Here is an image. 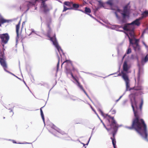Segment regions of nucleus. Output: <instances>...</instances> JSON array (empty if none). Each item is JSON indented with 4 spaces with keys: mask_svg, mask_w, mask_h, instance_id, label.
Wrapping results in <instances>:
<instances>
[{
    "mask_svg": "<svg viewBox=\"0 0 148 148\" xmlns=\"http://www.w3.org/2000/svg\"><path fill=\"white\" fill-rule=\"evenodd\" d=\"M28 2V3L27 4V5L28 7V9H29L30 6L34 5V3L33 2Z\"/></svg>",
    "mask_w": 148,
    "mask_h": 148,
    "instance_id": "25",
    "label": "nucleus"
},
{
    "mask_svg": "<svg viewBox=\"0 0 148 148\" xmlns=\"http://www.w3.org/2000/svg\"><path fill=\"white\" fill-rule=\"evenodd\" d=\"M73 2H72L65 1L64 3V4L69 7V8H72L73 9V8L72 7Z\"/></svg>",
    "mask_w": 148,
    "mask_h": 148,
    "instance_id": "17",
    "label": "nucleus"
},
{
    "mask_svg": "<svg viewBox=\"0 0 148 148\" xmlns=\"http://www.w3.org/2000/svg\"><path fill=\"white\" fill-rule=\"evenodd\" d=\"M124 30L129 31L134 29V28L132 27L130 24H126L123 27Z\"/></svg>",
    "mask_w": 148,
    "mask_h": 148,
    "instance_id": "10",
    "label": "nucleus"
},
{
    "mask_svg": "<svg viewBox=\"0 0 148 148\" xmlns=\"http://www.w3.org/2000/svg\"><path fill=\"white\" fill-rule=\"evenodd\" d=\"M110 112L112 113V114H115L116 112V110H113V109H112L110 110Z\"/></svg>",
    "mask_w": 148,
    "mask_h": 148,
    "instance_id": "32",
    "label": "nucleus"
},
{
    "mask_svg": "<svg viewBox=\"0 0 148 148\" xmlns=\"http://www.w3.org/2000/svg\"><path fill=\"white\" fill-rule=\"evenodd\" d=\"M143 44H144V45L146 47H147V46L145 44V43L144 42H143Z\"/></svg>",
    "mask_w": 148,
    "mask_h": 148,
    "instance_id": "41",
    "label": "nucleus"
},
{
    "mask_svg": "<svg viewBox=\"0 0 148 148\" xmlns=\"http://www.w3.org/2000/svg\"><path fill=\"white\" fill-rule=\"evenodd\" d=\"M9 21L8 20L5 19L3 18H1L0 19V23L1 24L6 23H8Z\"/></svg>",
    "mask_w": 148,
    "mask_h": 148,
    "instance_id": "21",
    "label": "nucleus"
},
{
    "mask_svg": "<svg viewBox=\"0 0 148 148\" xmlns=\"http://www.w3.org/2000/svg\"><path fill=\"white\" fill-rule=\"evenodd\" d=\"M66 63L67 64H69L71 63V62L70 60H67L64 61L63 64Z\"/></svg>",
    "mask_w": 148,
    "mask_h": 148,
    "instance_id": "30",
    "label": "nucleus"
},
{
    "mask_svg": "<svg viewBox=\"0 0 148 148\" xmlns=\"http://www.w3.org/2000/svg\"><path fill=\"white\" fill-rule=\"evenodd\" d=\"M98 111L99 112V113L101 114V115L102 116H103L105 117V118H106L108 121V122L109 123H110V125H107V126L108 127H110L108 128H107L106 126L105 125V124H104V123L102 122V121H101V122H102L103 125L104 126V127H105V128L106 129V130L108 131H109V130H111L112 129H113V128L112 127H111V126H110V125L111 124V121H112V119H110V122L108 120V118H108L109 117H108V116H107V115H108V116H110L111 118V117H113L114 118V117H112L110 115H108V114H104L103 112V111L101 110L100 109H98Z\"/></svg>",
    "mask_w": 148,
    "mask_h": 148,
    "instance_id": "4",
    "label": "nucleus"
},
{
    "mask_svg": "<svg viewBox=\"0 0 148 148\" xmlns=\"http://www.w3.org/2000/svg\"><path fill=\"white\" fill-rule=\"evenodd\" d=\"M134 90H140V88H134Z\"/></svg>",
    "mask_w": 148,
    "mask_h": 148,
    "instance_id": "37",
    "label": "nucleus"
},
{
    "mask_svg": "<svg viewBox=\"0 0 148 148\" xmlns=\"http://www.w3.org/2000/svg\"><path fill=\"white\" fill-rule=\"evenodd\" d=\"M41 5L44 9V11L45 12H46L49 10L46 4Z\"/></svg>",
    "mask_w": 148,
    "mask_h": 148,
    "instance_id": "18",
    "label": "nucleus"
},
{
    "mask_svg": "<svg viewBox=\"0 0 148 148\" xmlns=\"http://www.w3.org/2000/svg\"><path fill=\"white\" fill-rule=\"evenodd\" d=\"M122 77L124 80L126 84V88L128 89L130 86V80L127 75L124 73H122Z\"/></svg>",
    "mask_w": 148,
    "mask_h": 148,
    "instance_id": "6",
    "label": "nucleus"
},
{
    "mask_svg": "<svg viewBox=\"0 0 148 148\" xmlns=\"http://www.w3.org/2000/svg\"><path fill=\"white\" fill-rule=\"evenodd\" d=\"M62 133V134H65V133Z\"/></svg>",
    "mask_w": 148,
    "mask_h": 148,
    "instance_id": "46",
    "label": "nucleus"
},
{
    "mask_svg": "<svg viewBox=\"0 0 148 148\" xmlns=\"http://www.w3.org/2000/svg\"><path fill=\"white\" fill-rule=\"evenodd\" d=\"M91 108L92 109V110L95 112V113H96V111L95 110H94L92 108V107L91 106Z\"/></svg>",
    "mask_w": 148,
    "mask_h": 148,
    "instance_id": "39",
    "label": "nucleus"
},
{
    "mask_svg": "<svg viewBox=\"0 0 148 148\" xmlns=\"http://www.w3.org/2000/svg\"><path fill=\"white\" fill-rule=\"evenodd\" d=\"M88 143L86 145H88Z\"/></svg>",
    "mask_w": 148,
    "mask_h": 148,
    "instance_id": "50",
    "label": "nucleus"
},
{
    "mask_svg": "<svg viewBox=\"0 0 148 148\" xmlns=\"http://www.w3.org/2000/svg\"><path fill=\"white\" fill-rule=\"evenodd\" d=\"M148 16V10L144 11L141 14V16L140 17V19H142L143 18L146 17Z\"/></svg>",
    "mask_w": 148,
    "mask_h": 148,
    "instance_id": "16",
    "label": "nucleus"
},
{
    "mask_svg": "<svg viewBox=\"0 0 148 148\" xmlns=\"http://www.w3.org/2000/svg\"><path fill=\"white\" fill-rule=\"evenodd\" d=\"M79 4L73 3L72 7L73 8V9L76 10H77V9L79 8Z\"/></svg>",
    "mask_w": 148,
    "mask_h": 148,
    "instance_id": "22",
    "label": "nucleus"
},
{
    "mask_svg": "<svg viewBox=\"0 0 148 148\" xmlns=\"http://www.w3.org/2000/svg\"><path fill=\"white\" fill-rule=\"evenodd\" d=\"M115 14L116 15V18L118 19H119L120 18V17L119 16H118V15L117 13L116 12H115Z\"/></svg>",
    "mask_w": 148,
    "mask_h": 148,
    "instance_id": "33",
    "label": "nucleus"
},
{
    "mask_svg": "<svg viewBox=\"0 0 148 148\" xmlns=\"http://www.w3.org/2000/svg\"><path fill=\"white\" fill-rule=\"evenodd\" d=\"M126 54H125L124 56L123 57V59L125 58V56H126Z\"/></svg>",
    "mask_w": 148,
    "mask_h": 148,
    "instance_id": "44",
    "label": "nucleus"
},
{
    "mask_svg": "<svg viewBox=\"0 0 148 148\" xmlns=\"http://www.w3.org/2000/svg\"><path fill=\"white\" fill-rule=\"evenodd\" d=\"M3 55H2V57H3Z\"/></svg>",
    "mask_w": 148,
    "mask_h": 148,
    "instance_id": "49",
    "label": "nucleus"
},
{
    "mask_svg": "<svg viewBox=\"0 0 148 148\" xmlns=\"http://www.w3.org/2000/svg\"><path fill=\"white\" fill-rule=\"evenodd\" d=\"M48 27V28L49 29V30H51V28L50 26V25L49 24H48L47 25Z\"/></svg>",
    "mask_w": 148,
    "mask_h": 148,
    "instance_id": "36",
    "label": "nucleus"
},
{
    "mask_svg": "<svg viewBox=\"0 0 148 148\" xmlns=\"http://www.w3.org/2000/svg\"><path fill=\"white\" fill-rule=\"evenodd\" d=\"M144 33H145V31H144V32H143V33H142V35H141V36H143L144 34Z\"/></svg>",
    "mask_w": 148,
    "mask_h": 148,
    "instance_id": "38",
    "label": "nucleus"
},
{
    "mask_svg": "<svg viewBox=\"0 0 148 148\" xmlns=\"http://www.w3.org/2000/svg\"><path fill=\"white\" fill-rule=\"evenodd\" d=\"M47 36L50 39V40L52 42L53 44L57 48L58 51L59 52L60 51H62L56 39V34H55L54 36L52 37L50 36L49 34L47 35Z\"/></svg>",
    "mask_w": 148,
    "mask_h": 148,
    "instance_id": "5",
    "label": "nucleus"
},
{
    "mask_svg": "<svg viewBox=\"0 0 148 148\" xmlns=\"http://www.w3.org/2000/svg\"><path fill=\"white\" fill-rule=\"evenodd\" d=\"M37 1H38V0H35V2H36Z\"/></svg>",
    "mask_w": 148,
    "mask_h": 148,
    "instance_id": "48",
    "label": "nucleus"
},
{
    "mask_svg": "<svg viewBox=\"0 0 148 148\" xmlns=\"http://www.w3.org/2000/svg\"><path fill=\"white\" fill-rule=\"evenodd\" d=\"M134 29H133L132 30H131L129 31H130V32L129 33V34H127V35H127H129H129L130 36V37L132 38H133L134 37V33L133 32Z\"/></svg>",
    "mask_w": 148,
    "mask_h": 148,
    "instance_id": "20",
    "label": "nucleus"
},
{
    "mask_svg": "<svg viewBox=\"0 0 148 148\" xmlns=\"http://www.w3.org/2000/svg\"><path fill=\"white\" fill-rule=\"evenodd\" d=\"M91 108L92 109V110L95 112V113H96V111L95 110H94L92 108V107L91 106Z\"/></svg>",
    "mask_w": 148,
    "mask_h": 148,
    "instance_id": "40",
    "label": "nucleus"
},
{
    "mask_svg": "<svg viewBox=\"0 0 148 148\" xmlns=\"http://www.w3.org/2000/svg\"><path fill=\"white\" fill-rule=\"evenodd\" d=\"M134 50L135 51H139L140 49V47L139 45H138V46L136 45V46H134Z\"/></svg>",
    "mask_w": 148,
    "mask_h": 148,
    "instance_id": "26",
    "label": "nucleus"
},
{
    "mask_svg": "<svg viewBox=\"0 0 148 148\" xmlns=\"http://www.w3.org/2000/svg\"><path fill=\"white\" fill-rule=\"evenodd\" d=\"M118 2V0H108L106 3L112 8L114 5L117 4Z\"/></svg>",
    "mask_w": 148,
    "mask_h": 148,
    "instance_id": "9",
    "label": "nucleus"
},
{
    "mask_svg": "<svg viewBox=\"0 0 148 148\" xmlns=\"http://www.w3.org/2000/svg\"><path fill=\"white\" fill-rule=\"evenodd\" d=\"M123 70L125 71H127L128 69L127 63L126 62H125L124 63L123 66Z\"/></svg>",
    "mask_w": 148,
    "mask_h": 148,
    "instance_id": "19",
    "label": "nucleus"
},
{
    "mask_svg": "<svg viewBox=\"0 0 148 148\" xmlns=\"http://www.w3.org/2000/svg\"><path fill=\"white\" fill-rule=\"evenodd\" d=\"M72 10V8H67L64 5V9H63V10L62 12H64L65 11H66L67 10Z\"/></svg>",
    "mask_w": 148,
    "mask_h": 148,
    "instance_id": "28",
    "label": "nucleus"
},
{
    "mask_svg": "<svg viewBox=\"0 0 148 148\" xmlns=\"http://www.w3.org/2000/svg\"><path fill=\"white\" fill-rule=\"evenodd\" d=\"M5 71H6V70H5Z\"/></svg>",
    "mask_w": 148,
    "mask_h": 148,
    "instance_id": "51",
    "label": "nucleus"
},
{
    "mask_svg": "<svg viewBox=\"0 0 148 148\" xmlns=\"http://www.w3.org/2000/svg\"><path fill=\"white\" fill-rule=\"evenodd\" d=\"M108 117V119L109 121L110 122V119H112V121H111V124L110 126L111 127L113 128V130L112 131L111 134L112 135V137H111L110 138L112 140V143L113 145V147L114 148H116V141L115 138V135L117 131L118 128V125L117 123L115 120L114 119L113 117H111L107 115Z\"/></svg>",
    "mask_w": 148,
    "mask_h": 148,
    "instance_id": "2",
    "label": "nucleus"
},
{
    "mask_svg": "<svg viewBox=\"0 0 148 148\" xmlns=\"http://www.w3.org/2000/svg\"><path fill=\"white\" fill-rule=\"evenodd\" d=\"M98 2L99 5L101 6H103V3L101 1H99Z\"/></svg>",
    "mask_w": 148,
    "mask_h": 148,
    "instance_id": "31",
    "label": "nucleus"
},
{
    "mask_svg": "<svg viewBox=\"0 0 148 148\" xmlns=\"http://www.w3.org/2000/svg\"><path fill=\"white\" fill-rule=\"evenodd\" d=\"M81 11L89 15L90 16H92L90 14L91 12V10L90 9L88 8H87V7H85V10L84 11Z\"/></svg>",
    "mask_w": 148,
    "mask_h": 148,
    "instance_id": "15",
    "label": "nucleus"
},
{
    "mask_svg": "<svg viewBox=\"0 0 148 148\" xmlns=\"http://www.w3.org/2000/svg\"><path fill=\"white\" fill-rule=\"evenodd\" d=\"M71 75L73 79L75 80L77 83L78 86L85 93L86 95L89 98V96L85 90L84 89L83 86L81 85L80 83L78 82V80L75 78V77L73 75L72 73H71Z\"/></svg>",
    "mask_w": 148,
    "mask_h": 148,
    "instance_id": "8",
    "label": "nucleus"
},
{
    "mask_svg": "<svg viewBox=\"0 0 148 148\" xmlns=\"http://www.w3.org/2000/svg\"><path fill=\"white\" fill-rule=\"evenodd\" d=\"M132 52L131 49L130 48H128L127 50V51L126 53L127 54H129L131 53Z\"/></svg>",
    "mask_w": 148,
    "mask_h": 148,
    "instance_id": "29",
    "label": "nucleus"
},
{
    "mask_svg": "<svg viewBox=\"0 0 148 148\" xmlns=\"http://www.w3.org/2000/svg\"><path fill=\"white\" fill-rule=\"evenodd\" d=\"M43 107H42L40 109V114L41 115L42 117V119L43 120V121L44 122H45V118H44V115L43 114V111L42 110V108H43Z\"/></svg>",
    "mask_w": 148,
    "mask_h": 148,
    "instance_id": "24",
    "label": "nucleus"
},
{
    "mask_svg": "<svg viewBox=\"0 0 148 148\" xmlns=\"http://www.w3.org/2000/svg\"><path fill=\"white\" fill-rule=\"evenodd\" d=\"M2 97V96L0 94V100L1 99Z\"/></svg>",
    "mask_w": 148,
    "mask_h": 148,
    "instance_id": "42",
    "label": "nucleus"
},
{
    "mask_svg": "<svg viewBox=\"0 0 148 148\" xmlns=\"http://www.w3.org/2000/svg\"><path fill=\"white\" fill-rule=\"evenodd\" d=\"M9 38V36L7 33L2 34L0 36V38L1 39L2 42L5 44L8 42Z\"/></svg>",
    "mask_w": 148,
    "mask_h": 148,
    "instance_id": "7",
    "label": "nucleus"
},
{
    "mask_svg": "<svg viewBox=\"0 0 148 148\" xmlns=\"http://www.w3.org/2000/svg\"><path fill=\"white\" fill-rule=\"evenodd\" d=\"M58 63L57 64V66L58 68V67L59 66V60H60L59 57V56H58Z\"/></svg>",
    "mask_w": 148,
    "mask_h": 148,
    "instance_id": "35",
    "label": "nucleus"
},
{
    "mask_svg": "<svg viewBox=\"0 0 148 148\" xmlns=\"http://www.w3.org/2000/svg\"><path fill=\"white\" fill-rule=\"evenodd\" d=\"M72 70L73 71H76L77 72V70L74 67H73L72 68Z\"/></svg>",
    "mask_w": 148,
    "mask_h": 148,
    "instance_id": "34",
    "label": "nucleus"
},
{
    "mask_svg": "<svg viewBox=\"0 0 148 148\" xmlns=\"http://www.w3.org/2000/svg\"><path fill=\"white\" fill-rule=\"evenodd\" d=\"M13 143H16V142H15V141H14V140H13Z\"/></svg>",
    "mask_w": 148,
    "mask_h": 148,
    "instance_id": "45",
    "label": "nucleus"
},
{
    "mask_svg": "<svg viewBox=\"0 0 148 148\" xmlns=\"http://www.w3.org/2000/svg\"><path fill=\"white\" fill-rule=\"evenodd\" d=\"M82 144L83 145V146L84 147V148H86V147H85V144L83 143H82Z\"/></svg>",
    "mask_w": 148,
    "mask_h": 148,
    "instance_id": "43",
    "label": "nucleus"
},
{
    "mask_svg": "<svg viewBox=\"0 0 148 148\" xmlns=\"http://www.w3.org/2000/svg\"><path fill=\"white\" fill-rule=\"evenodd\" d=\"M130 7V3H129L123 7V10H117V11L120 12L123 18L121 22L122 23L126 22V18L129 16Z\"/></svg>",
    "mask_w": 148,
    "mask_h": 148,
    "instance_id": "3",
    "label": "nucleus"
},
{
    "mask_svg": "<svg viewBox=\"0 0 148 148\" xmlns=\"http://www.w3.org/2000/svg\"><path fill=\"white\" fill-rule=\"evenodd\" d=\"M138 69H139V71H138V76L139 77L140 75V73L142 72V71H143V69H142L141 68V67L140 66V64H138Z\"/></svg>",
    "mask_w": 148,
    "mask_h": 148,
    "instance_id": "27",
    "label": "nucleus"
},
{
    "mask_svg": "<svg viewBox=\"0 0 148 148\" xmlns=\"http://www.w3.org/2000/svg\"><path fill=\"white\" fill-rule=\"evenodd\" d=\"M20 9L21 10V7H20Z\"/></svg>",
    "mask_w": 148,
    "mask_h": 148,
    "instance_id": "47",
    "label": "nucleus"
},
{
    "mask_svg": "<svg viewBox=\"0 0 148 148\" xmlns=\"http://www.w3.org/2000/svg\"><path fill=\"white\" fill-rule=\"evenodd\" d=\"M21 21H19L18 23L16 25V39L18 40L19 38V31L20 28Z\"/></svg>",
    "mask_w": 148,
    "mask_h": 148,
    "instance_id": "12",
    "label": "nucleus"
},
{
    "mask_svg": "<svg viewBox=\"0 0 148 148\" xmlns=\"http://www.w3.org/2000/svg\"><path fill=\"white\" fill-rule=\"evenodd\" d=\"M128 35V38L129 40L130 43L132 45L134 44L135 45H136L137 46H138V42L139 41V39H134L135 42L134 43L132 42V41L133 40V39L132 38H130V36H129L128 35Z\"/></svg>",
    "mask_w": 148,
    "mask_h": 148,
    "instance_id": "14",
    "label": "nucleus"
},
{
    "mask_svg": "<svg viewBox=\"0 0 148 148\" xmlns=\"http://www.w3.org/2000/svg\"><path fill=\"white\" fill-rule=\"evenodd\" d=\"M0 63L4 70L5 71V69L7 68V66L5 60L2 58H0Z\"/></svg>",
    "mask_w": 148,
    "mask_h": 148,
    "instance_id": "13",
    "label": "nucleus"
},
{
    "mask_svg": "<svg viewBox=\"0 0 148 148\" xmlns=\"http://www.w3.org/2000/svg\"><path fill=\"white\" fill-rule=\"evenodd\" d=\"M136 93H131L130 96L133 98L134 101H131V106L134 112V118L133 119L131 126L126 127L129 130H135L141 135H145V138H147V126L144 120L141 118L142 114V107L143 103V99H141L139 107L137 106V103L135 100Z\"/></svg>",
    "mask_w": 148,
    "mask_h": 148,
    "instance_id": "1",
    "label": "nucleus"
},
{
    "mask_svg": "<svg viewBox=\"0 0 148 148\" xmlns=\"http://www.w3.org/2000/svg\"><path fill=\"white\" fill-rule=\"evenodd\" d=\"M141 20V19H140V17H139L138 18L136 19L135 20L131 23L130 24L131 25L132 27H133L132 25H133L139 26L140 24V23L139 21Z\"/></svg>",
    "mask_w": 148,
    "mask_h": 148,
    "instance_id": "11",
    "label": "nucleus"
},
{
    "mask_svg": "<svg viewBox=\"0 0 148 148\" xmlns=\"http://www.w3.org/2000/svg\"><path fill=\"white\" fill-rule=\"evenodd\" d=\"M148 61V54H147L145 57L143 59L141 60V63H143V62L145 63Z\"/></svg>",
    "mask_w": 148,
    "mask_h": 148,
    "instance_id": "23",
    "label": "nucleus"
}]
</instances>
